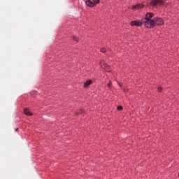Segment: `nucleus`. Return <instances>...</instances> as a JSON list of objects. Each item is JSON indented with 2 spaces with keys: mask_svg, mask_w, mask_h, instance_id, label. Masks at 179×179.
I'll use <instances>...</instances> for the list:
<instances>
[{
  "mask_svg": "<svg viewBox=\"0 0 179 179\" xmlns=\"http://www.w3.org/2000/svg\"><path fill=\"white\" fill-rule=\"evenodd\" d=\"M153 15H154L152 13H148L146 14L145 17L142 20L146 27L152 28L154 27L153 20H151Z\"/></svg>",
  "mask_w": 179,
  "mask_h": 179,
  "instance_id": "nucleus-1",
  "label": "nucleus"
},
{
  "mask_svg": "<svg viewBox=\"0 0 179 179\" xmlns=\"http://www.w3.org/2000/svg\"><path fill=\"white\" fill-rule=\"evenodd\" d=\"M164 4V1L162 0H152L150 3V6L152 7H157V6H159Z\"/></svg>",
  "mask_w": 179,
  "mask_h": 179,
  "instance_id": "nucleus-2",
  "label": "nucleus"
},
{
  "mask_svg": "<svg viewBox=\"0 0 179 179\" xmlns=\"http://www.w3.org/2000/svg\"><path fill=\"white\" fill-rule=\"evenodd\" d=\"M101 66L107 72L111 71L110 67L109 65L106 64V62L104 60H101L100 62Z\"/></svg>",
  "mask_w": 179,
  "mask_h": 179,
  "instance_id": "nucleus-3",
  "label": "nucleus"
},
{
  "mask_svg": "<svg viewBox=\"0 0 179 179\" xmlns=\"http://www.w3.org/2000/svg\"><path fill=\"white\" fill-rule=\"evenodd\" d=\"M153 22H154V26L155 25L161 26L164 23V20L159 17L155 18L153 20Z\"/></svg>",
  "mask_w": 179,
  "mask_h": 179,
  "instance_id": "nucleus-4",
  "label": "nucleus"
},
{
  "mask_svg": "<svg viewBox=\"0 0 179 179\" xmlns=\"http://www.w3.org/2000/svg\"><path fill=\"white\" fill-rule=\"evenodd\" d=\"M144 7V6L143 4L138 3L134 6H132L131 7V10L134 11L142 9Z\"/></svg>",
  "mask_w": 179,
  "mask_h": 179,
  "instance_id": "nucleus-5",
  "label": "nucleus"
},
{
  "mask_svg": "<svg viewBox=\"0 0 179 179\" xmlns=\"http://www.w3.org/2000/svg\"><path fill=\"white\" fill-rule=\"evenodd\" d=\"M143 21L142 22H140V21H132L131 22V26L134 27V26H136V27H139V26H141L143 24Z\"/></svg>",
  "mask_w": 179,
  "mask_h": 179,
  "instance_id": "nucleus-6",
  "label": "nucleus"
},
{
  "mask_svg": "<svg viewBox=\"0 0 179 179\" xmlns=\"http://www.w3.org/2000/svg\"><path fill=\"white\" fill-rule=\"evenodd\" d=\"M100 3V0H92V2L90 1V7H94L96 4Z\"/></svg>",
  "mask_w": 179,
  "mask_h": 179,
  "instance_id": "nucleus-7",
  "label": "nucleus"
},
{
  "mask_svg": "<svg viewBox=\"0 0 179 179\" xmlns=\"http://www.w3.org/2000/svg\"><path fill=\"white\" fill-rule=\"evenodd\" d=\"M24 114H25V115H33V113H31V111H30V109L27 108L24 109Z\"/></svg>",
  "mask_w": 179,
  "mask_h": 179,
  "instance_id": "nucleus-8",
  "label": "nucleus"
},
{
  "mask_svg": "<svg viewBox=\"0 0 179 179\" xmlns=\"http://www.w3.org/2000/svg\"><path fill=\"white\" fill-rule=\"evenodd\" d=\"M89 86H90V80H87L85 83H84V87L85 89H87V87H89Z\"/></svg>",
  "mask_w": 179,
  "mask_h": 179,
  "instance_id": "nucleus-9",
  "label": "nucleus"
},
{
  "mask_svg": "<svg viewBox=\"0 0 179 179\" xmlns=\"http://www.w3.org/2000/svg\"><path fill=\"white\" fill-rule=\"evenodd\" d=\"M72 39L74 41H76V43H78L79 41V38L75 36H72Z\"/></svg>",
  "mask_w": 179,
  "mask_h": 179,
  "instance_id": "nucleus-10",
  "label": "nucleus"
},
{
  "mask_svg": "<svg viewBox=\"0 0 179 179\" xmlns=\"http://www.w3.org/2000/svg\"><path fill=\"white\" fill-rule=\"evenodd\" d=\"M83 113H84V110L83 109H80L79 113L78 112L76 113V115H80V114H83Z\"/></svg>",
  "mask_w": 179,
  "mask_h": 179,
  "instance_id": "nucleus-11",
  "label": "nucleus"
},
{
  "mask_svg": "<svg viewBox=\"0 0 179 179\" xmlns=\"http://www.w3.org/2000/svg\"><path fill=\"white\" fill-rule=\"evenodd\" d=\"M87 6H90V0H87L86 2H85Z\"/></svg>",
  "mask_w": 179,
  "mask_h": 179,
  "instance_id": "nucleus-12",
  "label": "nucleus"
},
{
  "mask_svg": "<svg viewBox=\"0 0 179 179\" xmlns=\"http://www.w3.org/2000/svg\"><path fill=\"white\" fill-rule=\"evenodd\" d=\"M117 109L118 110H122L123 108H122V106H117Z\"/></svg>",
  "mask_w": 179,
  "mask_h": 179,
  "instance_id": "nucleus-13",
  "label": "nucleus"
},
{
  "mask_svg": "<svg viewBox=\"0 0 179 179\" xmlns=\"http://www.w3.org/2000/svg\"><path fill=\"white\" fill-rule=\"evenodd\" d=\"M106 51V48H101V52L105 53Z\"/></svg>",
  "mask_w": 179,
  "mask_h": 179,
  "instance_id": "nucleus-14",
  "label": "nucleus"
},
{
  "mask_svg": "<svg viewBox=\"0 0 179 179\" xmlns=\"http://www.w3.org/2000/svg\"><path fill=\"white\" fill-rule=\"evenodd\" d=\"M113 85V83L111 82H109L108 83V87L111 88V86Z\"/></svg>",
  "mask_w": 179,
  "mask_h": 179,
  "instance_id": "nucleus-15",
  "label": "nucleus"
},
{
  "mask_svg": "<svg viewBox=\"0 0 179 179\" xmlns=\"http://www.w3.org/2000/svg\"><path fill=\"white\" fill-rule=\"evenodd\" d=\"M128 90H129V89H128L127 87H125V88L123 89V91H124V92H125V93L127 92Z\"/></svg>",
  "mask_w": 179,
  "mask_h": 179,
  "instance_id": "nucleus-16",
  "label": "nucleus"
},
{
  "mask_svg": "<svg viewBox=\"0 0 179 179\" xmlns=\"http://www.w3.org/2000/svg\"><path fill=\"white\" fill-rule=\"evenodd\" d=\"M158 90H159V92H161V91L162 90V87H158Z\"/></svg>",
  "mask_w": 179,
  "mask_h": 179,
  "instance_id": "nucleus-17",
  "label": "nucleus"
},
{
  "mask_svg": "<svg viewBox=\"0 0 179 179\" xmlns=\"http://www.w3.org/2000/svg\"><path fill=\"white\" fill-rule=\"evenodd\" d=\"M119 86L122 87V83H119Z\"/></svg>",
  "mask_w": 179,
  "mask_h": 179,
  "instance_id": "nucleus-18",
  "label": "nucleus"
},
{
  "mask_svg": "<svg viewBox=\"0 0 179 179\" xmlns=\"http://www.w3.org/2000/svg\"><path fill=\"white\" fill-rule=\"evenodd\" d=\"M92 80H90V84H92Z\"/></svg>",
  "mask_w": 179,
  "mask_h": 179,
  "instance_id": "nucleus-19",
  "label": "nucleus"
},
{
  "mask_svg": "<svg viewBox=\"0 0 179 179\" xmlns=\"http://www.w3.org/2000/svg\"><path fill=\"white\" fill-rule=\"evenodd\" d=\"M15 131H17V129H15Z\"/></svg>",
  "mask_w": 179,
  "mask_h": 179,
  "instance_id": "nucleus-20",
  "label": "nucleus"
},
{
  "mask_svg": "<svg viewBox=\"0 0 179 179\" xmlns=\"http://www.w3.org/2000/svg\"><path fill=\"white\" fill-rule=\"evenodd\" d=\"M178 176H179V173H178Z\"/></svg>",
  "mask_w": 179,
  "mask_h": 179,
  "instance_id": "nucleus-21",
  "label": "nucleus"
}]
</instances>
